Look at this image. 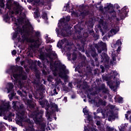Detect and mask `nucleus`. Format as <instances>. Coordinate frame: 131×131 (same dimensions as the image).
Returning a JSON list of instances; mask_svg holds the SVG:
<instances>
[{
    "instance_id": "obj_34",
    "label": "nucleus",
    "mask_w": 131,
    "mask_h": 131,
    "mask_svg": "<svg viewBox=\"0 0 131 131\" xmlns=\"http://www.w3.org/2000/svg\"><path fill=\"white\" fill-rule=\"evenodd\" d=\"M10 129H11L12 131H17V128L13 126L9 127Z\"/></svg>"
},
{
    "instance_id": "obj_29",
    "label": "nucleus",
    "mask_w": 131,
    "mask_h": 131,
    "mask_svg": "<svg viewBox=\"0 0 131 131\" xmlns=\"http://www.w3.org/2000/svg\"><path fill=\"white\" fill-rule=\"evenodd\" d=\"M4 124H5V125H7V124H6L5 123H3V122H0V130L1 131L5 130V125H4Z\"/></svg>"
},
{
    "instance_id": "obj_19",
    "label": "nucleus",
    "mask_w": 131,
    "mask_h": 131,
    "mask_svg": "<svg viewBox=\"0 0 131 131\" xmlns=\"http://www.w3.org/2000/svg\"><path fill=\"white\" fill-rule=\"evenodd\" d=\"M40 100H41V98L39 99L38 102H39L40 105H41L42 108H45V107H46V106H47V107H48L49 102H48V100L44 99L41 101H40Z\"/></svg>"
},
{
    "instance_id": "obj_25",
    "label": "nucleus",
    "mask_w": 131,
    "mask_h": 131,
    "mask_svg": "<svg viewBox=\"0 0 131 131\" xmlns=\"http://www.w3.org/2000/svg\"><path fill=\"white\" fill-rule=\"evenodd\" d=\"M82 68L84 69V71L85 72H91V67L89 65H84L82 66Z\"/></svg>"
},
{
    "instance_id": "obj_8",
    "label": "nucleus",
    "mask_w": 131,
    "mask_h": 131,
    "mask_svg": "<svg viewBox=\"0 0 131 131\" xmlns=\"http://www.w3.org/2000/svg\"><path fill=\"white\" fill-rule=\"evenodd\" d=\"M11 102L6 99L0 100V116L5 115L7 118H11L14 116L15 114L10 112L11 110Z\"/></svg>"
},
{
    "instance_id": "obj_27",
    "label": "nucleus",
    "mask_w": 131,
    "mask_h": 131,
    "mask_svg": "<svg viewBox=\"0 0 131 131\" xmlns=\"http://www.w3.org/2000/svg\"><path fill=\"white\" fill-rule=\"evenodd\" d=\"M34 88H37V90H39L40 89V84H39V81H36L35 80L33 82Z\"/></svg>"
},
{
    "instance_id": "obj_6",
    "label": "nucleus",
    "mask_w": 131,
    "mask_h": 131,
    "mask_svg": "<svg viewBox=\"0 0 131 131\" xmlns=\"http://www.w3.org/2000/svg\"><path fill=\"white\" fill-rule=\"evenodd\" d=\"M106 11H108L110 14L111 18H108L110 23V25L113 28L108 32V37L115 35L117 32L119 31V19L116 17V12L113 9V5L107 3L105 7Z\"/></svg>"
},
{
    "instance_id": "obj_47",
    "label": "nucleus",
    "mask_w": 131,
    "mask_h": 131,
    "mask_svg": "<svg viewBox=\"0 0 131 131\" xmlns=\"http://www.w3.org/2000/svg\"><path fill=\"white\" fill-rule=\"evenodd\" d=\"M70 57H71V55H69V54H68V58L69 60H70V59H70Z\"/></svg>"
},
{
    "instance_id": "obj_53",
    "label": "nucleus",
    "mask_w": 131,
    "mask_h": 131,
    "mask_svg": "<svg viewBox=\"0 0 131 131\" xmlns=\"http://www.w3.org/2000/svg\"><path fill=\"white\" fill-rule=\"evenodd\" d=\"M86 56L87 57H90V54H88V53H86Z\"/></svg>"
},
{
    "instance_id": "obj_42",
    "label": "nucleus",
    "mask_w": 131,
    "mask_h": 131,
    "mask_svg": "<svg viewBox=\"0 0 131 131\" xmlns=\"http://www.w3.org/2000/svg\"><path fill=\"white\" fill-rule=\"evenodd\" d=\"M32 97H33L32 94L29 93V98L30 99H32Z\"/></svg>"
},
{
    "instance_id": "obj_30",
    "label": "nucleus",
    "mask_w": 131,
    "mask_h": 131,
    "mask_svg": "<svg viewBox=\"0 0 131 131\" xmlns=\"http://www.w3.org/2000/svg\"><path fill=\"white\" fill-rule=\"evenodd\" d=\"M41 17L42 19L45 20V21H47L48 20V16H47V13L43 12L42 15L41 16Z\"/></svg>"
},
{
    "instance_id": "obj_43",
    "label": "nucleus",
    "mask_w": 131,
    "mask_h": 131,
    "mask_svg": "<svg viewBox=\"0 0 131 131\" xmlns=\"http://www.w3.org/2000/svg\"><path fill=\"white\" fill-rule=\"evenodd\" d=\"M37 64H38V66H39L40 67H42L40 66V65H41V62H40V61H38Z\"/></svg>"
},
{
    "instance_id": "obj_32",
    "label": "nucleus",
    "mask_w": 131,
    "mask_h": 131,
    "mask_svg": "<svg viewBox=\"0 0 131 131\" xmlns=\"http://www.w3.org/2000/svg\"><path fill=\"white\" fill-rule=\"evenodd\" d=\"M106 130L107 131H113V130H114V128L111 127L110 126H107Z\"/></svg>"
},
{
    "instance_id": "obj_23",
    "label": "nucleus",
    "mask_w": 131,
    "mask_h": 131,
    "mask_svg": "<svg viewBox=\"0 0 131 131\" xmlns=\"http://www.w3.org/2000/svg\"><path fill=\"white\" fill-rule=\"evenodd\" d=\"M102 27L105 31H108L110 29V27H109L108 23L102 22Z\"/></svg>"
},
{
    "instance_id": "obj_59",
    "label": "nucleus",
    "mask_w": 131,
    "mask_h": 131,
    "mask_svg": "<svg viewBox=\"0 0 131 131\" xmlns=\"http://www.w3.org/2000/svg\"><path fill=\"white\" fill-rule=\"evenodd\" d=\"M84 102H86V101L85 100V99H83Z\"/></svg>"
},
{
    "instance_id": "obj_33",
    "label": "nucleus",
    "mask_w": 131,
    "mask_h": 131,
    "mask_svg": "<svg viewBox=\"0 0 131 131\" xmlns=\"http://www.w3.org/2000/svg\"><path fill=\"white\" fill-rule=\"evenodd\" d=\"M76 57H77L76 53H73V54H72V60L73 61H75V60H76Z\"/></svg>"
},
{
    "instance_id": "obj_7",
    "label": "nucleus",
    "mask_w": 131,
    "mask_h": 131,
    "mask_svg": "<svg viewBox=\"0 0 131 131\" xmlns=\"http://www.w3.org/2000/svg\"><path fill=\"white\" fill-rule=\"evenodd\" d=\"M103 79L106 80L107 85L109 86L113 91H116L118 86L120 84V80L119 78V75L116 71H111L107 77L102 76Z\"/></svg>"
},
{
    "instance_id": "obj_1",
    "label": "nucleus",
    "mask_w": 131,
    "mask_h": 131,
    "mask_svg": "<svg viewBox=\"0 0 131 131\" xmlns=\"http://www.w3.org/2000/svg\"><path fill=\"white\" fill-rule=\"evenodd\" d=\"M9 12L4 16V21L10 23V17L15 22V32L12 34V39L18 40V42H30L32 48L38 49L41 45L40 32L33 30V26L26 18L23 7L19 3L9 0L6 4Z\"/></svg>"
},
{
    "instance_id": "obj_62",
    "label": "nucleus",
    "mask_w": 131,
    "mask_h": 131,
    "mask_svg": "<svg viewBox=\"0 0 131 131\" xmlns=\"http://www.w3.org/2000/svg\"><path fill=\"white\" fill-rule=\"evenodd\" d=\"M130 111L127 112V113H130Z\"/></svg>"
},
{
    "instance_id": "obj_37",
    "label": "nucleus",
    "mask_w": 131,
    "mask_h": 131,
    "mask_svg": "<svg viewBox=\"0 0 131 131\" xmlns=\"http://www.w3.org/2000/svg\"><path fill=\"white\" fill-rule=\"evenodd\" d=\"M16 54H17V51H16V50H13V51L12 52V55H16Z\"/></svg>"
},
{
    "instance_id": "obj_63",
    "label": "nucleus",
    "mask_w": 131,
    "mask_h": 131,
    "mask_svg": "<svg viewBox=\"0 0 131 131\" xmlns=\"http://www.w3.org/2000/svg\"><path fill=\"white\" fill-rule=\"evenodd\" d=\"M82 52H84V50H82Z\"/></svg>"
},
{
    "instance_id": "obj_12",
    "label": "nucleus",
    "mask_w": 131,
    "mask_h": 131,
    "mask_svg": "<svg viewBox=\"0 0 131 131\" xmlns=\"http://www.w3.org/2000/svg\"><path fill=\"white\" fill-rule=\"evenodd\" d=\"M52 111L50 113L49 112V108H46V110L47 111L46 114V116L47 117V119L48 121H52V114H54V112H59V109L58 108V105L56 104V103H53L52 105Z\"/></svg>"
},
{
    "instance_id": "obj_40",
    "label": "nucleus",
    "mask_w": 131,
    "mask_h": 131,
    "mask_svg": "<svg viewBox=\"0 0 131 131\" xmlns=\"http://www.w3.org/2000/svg\"><path fill=\"white\" fill-rule=\"evenodd\" d=\"M0 6L1 8H4V7H5V4H4V3H1V4H0Z\"/></svg>"
},
{
    "instance_id": "obj_57",
    "label": "nucleus",
    "mask_w": 131,
    "mask_h": 131,
    "mask_svg": "<svg viewBox=\"0 0 131 131\" xmlns=\"http://www.w3.org/2000/svg\"><path fill=\"white\" fill-rule=\"evenodd\" d=\"M130 122H131V116H130Z\"/></svg>"
},
{
    "instance_id": "obj_64",
    "label": "nucleus",
    "mask_w": 131,
    "mask_h": 131,
    "mask_svg": "<svg viewBox=\"0 0 131 131\" xmlns=\"http://www.w3.org/2000/svg\"><path fill=\"white\" fill-rule=\"evenodd\" d=\"M119 8V6H118V7H117V9H118Z\"/></svg>"
},
{
    "instance_id": "obj_41",
    "label": "nucleus",
    "mask_w": 131,
    "mask_h": 131,
    "mask_svg": "<svg viewBox=\"0 0 131 131\" xmlns=\"http://www.w3.org/2000/svg\"><path fill=\"white\" fill-rule=\"evenodd\" d=\"M99 11H101V12H103V6H100L99 7Z\"/></svg>"
},
{
    "instance_id": "obj_31",
    "label": "nucleus",
    "mask_w": 131,
    "mask_h": 131,
    "mask_svg": "<svg viewBox=\"0 0 131 131\" xmlns=\"http://www.w3.org/2000/svg\"><path fill=\"white\" fill-rule=\"evenodd\" d=\"M46 39L47 43H49V42H52V41L51 40V38L48 37V35L46 36Z\"/></svg>"
},
{
    "instance_id": "obj_54",
    "label": "nucleus",
    "mask_w": 131,
    "mask_h": 131,
    "mask_svg": "<svg viewBox=\"0 0 131 131\" xmlns=\"http://www.w3.org/2000/svg\"><path fill=\"white\" fill-rule=\"evenodd\" d=\"M47 9H48V10L51 9V6L49 5V8H47Z\"/></svg>"
},
{
    "instance_id": "obj_14",
    "label": "nucleus",
    "mask_w": 131,
    "mask_h": 131,
    "mask_svg": "<svg viewBox=\"0 0 131 131\" xmlns=\"http://www.w3.org/2000/svg\"><path fill=\"white\" fill-rule=\"evenodd\" d=\"M6 90L7 91L8 94L9 93H11V94L9 95L10 97H9L10 100H12L13 99V97L16 95L15 92H14V85L12 83H8L6 85Z\"/></svg>"
},
{
    "instance_id": "obj_16",
    "label": "nucleus",
    "mask_w": 131,
    "mask_h": 131,
    "mask_svg": "<svg viewBox=\"0 0 131 131\" xmlns=\"http://www.w3.org/2000/svg\"><path fill=\"white\" fill-rule=\"evenodd\" d=\"M127 12H128V9L126 6L124 7L121 10H119L118 15L121 19H124L127 15Z\"/></svg>"
},
{
    "instance_id": "obj_60",
    "label": "nucleus",
    "mask_w": 131,
    "mask_h": 131,
    "mask_svg": "<svg viewBox=\"0 0 131 131\" xmlns=\"http://www.w3.org/2000/svg\"><path fill=\"white\" fill-rule=\"evenodd\" d=\"M76 69H78V67H77L76 68Z\"/></svg>"
},
{
    "instance_id": "obj_4",
    "label": "nucleus",
    "mask_w": 131,
    "mask_h": 131,
    "mask_svg": "<svg viewBox=\"0 0 131 131\" xmlns=\"http://www.w3.org/2000/svg\"><path fill=\"white\" fill-rule=\"evenodd\" d=\"M70 21V16H67L65 18H61L58 23V29H56V32L57 33V36L60 37V35L63 36H72L74 39H80L83 37H88L89 35L88 33H84L81 34V30L82 29L79 27V25L74 26L75 29V34H71V27L68 25L67 22Z\"/></svg>"
},
{
    "instance_id": "obj_22",
    "label": "nucleus",
    "mask_w": 131,
    "mask_h": 131,
    "mask_svg": "<svg viewBox=\"0 0 131 131\" xmlns=\"http://www.w3.org/2000/svg\"><path fill=\"white\" fill-rule=\"evenodd\" d=\"M114 99L116 102H118L120 104L123 103V98L119 95H117L115 97Z\"/></svg>"
},
{
    "instance_id": "obj_26",
    "label": "nucleus",
    "mask_w": 131,
    "mask_h": 131,
    "mask_svg": "<svg viewBox=\"0 0 131 131\" xmlns=\"http://www.w3.org/2000/svg\"><path fill=\"white\" fill-rule=\"evenodd\" d=\"M101 90L103 91V93H104V94H107V95L109 96V90H108V89L106 88L105 85L102 84Z\"/></svg>"
},
{
    "instance_id": "obj_17",
    "label": "nucleus",
    "mask_w": 131,
    "mask_h": 131,
    "mask_svg": "<svg viewBox=\"0 0 131 131\" xmlns=\"http://www.w3.org/2000/svg\"><path fill=\"white\" fill-rule=\"evenodd\" d=\"M101 62L105 63V64H108L109 63V57L105 53H102L101 55Z\"/></svg>"
},
{
    "instance_id": "obj_38",
    "label": "nucleus",
    "mask_w": 131,
    "mask_h": 131,
    "mask_svg": "<svg viewBox=\"0 0 131 131\" xmlns=\"http://www.w3.org/2000/svg\"><path fill=\"white\" fill-rule=\"evenodd\" d=\"M100 68L102 70L101 72H102V73H104V67H103L102 66H100Z\"/></svg>"
},
{
    "instance_id": "obj_13",
    "label": "nucleus",
    "mask_w": 131,
    "mask_h": 131,
    "mask_svg": "<svg viewBox=\"0 0 131 131\" xmlns=\"http://www.w3.org/2000/svg\"><path fill=\"white\" fill-rule=\"evenodd\" d=\"M57 47L58 48H62V49H64V50H67V49L68 51L70 50V47H69V42L68 41V40L66 39V38L59 40L57 43Z\"/></svg>"
},
{
    "instance_id": "obj_52",
    "label": "nucleus",
    "mask_w": 131,
    "mask_h": 131,
    "mask_svg": "<svg viewBox=\"0 0 131 131\" xmlns=\"http://www.w3.org/2000/svg\"><path fill=\"white\" fill-rule=\"evenodd\" d=\"M105 68H109V66H107V65L105 64Z\"/></svg>"
},
{
    "instance_id": "obj_21",
    "label": "nucleus",
    "mask_w": 131,
    "mask_h": 131,
    "mask_svg": "<svg viewBox=\"0 0 131 131\" xmlns=\"http://www.w3.org/2000/svg\"><path fill=\"white\" fill-rule=\"evenodd\" d=\"M94 118H95V119H96V124L98 126H100V125H101V118H100V117L96 115V114H97V113H94Z\"/></svg>"
},
{
    "instance_id": "obj_36",
    "label": "nucleus",
    "mask_w": 131,
    "mask_h": 131,
    "mask_svg": "<svg viewBox=\"0 0 131 131\" xmlns=\"http://www.w3.org/2000/svg\"><path fill=\"white\" fill-rule=\"evenodd\" d=\"M17 94L18 95H19V96H21V97H22L23 94H22V92L20 91H17Z\"/></svg>"
},
{
    "instance_id": "obj_50",
    "label": "nucleus",
    "mask_w": 131,
    "mask_h": 131,
    "mask_svg": "<svg viewBox=\"0 0 131 131\" xmlns=\"http://www.w3.org/2000/svg\"><path fill=\"white\" fill-rule=\"evenodd\" d=\"M34 97L35 98V99H39V97H38V96H35V95H34Z\"/></svg>"
},
{
    "instance_id": "obj_45",
    "label": "nucleus",
    "mask_w": 131,
    "mask_h": 131,
    "mask_svg": "<svg viewBox=\"0 0 131 131\" xmlns=\"http://www.w3.org/2000/svg\"><path fill=\"white\" fill-rule=\"evenodd\" d=\"M63 101L64 102V103H66V102H67V97H64Z\"/></svg>"
},
{
    "instance_id": "obj_35",
    "label": "nucleus",
    "mask_w": 131,
    "mask_h": 131,
    "mask_svg": "<svg viewBox=\"0 0 131 131\" xmlns=\"http://www.w3.org/2000/svg\"><path fill=\"white\" fill-rule=\"evenodd\" d=\"M53 94L54 95H58V93L57 92V90L56 89H54Z\"/></svg>"
},
{
    "instance_id": "obj_48",
    "label": "nucleus",
    "mask_w": 131,
    "mask_h": 131,
    "mask_svg": "<svg viewBox=\"0 0 131 131\" xmlns=\"http://www.w3.org/2000/svg\"><path fill=\"white\" fill-rule=\"evenodd\" d=\"M125 117L126 119H128V115H127V114H125Z\"/></svg>"
},
{
    "instance_id": "obj_44",
    "label": "nucleus",
    "mask_w": 131,
    "mask_h": 131,
    "mask_svg": "<svg viewBox=\"0 0 131 131\" xmlns=\"http://www.w3.org/2000/svg\"><path fill=\"white\" fill-rule=\"evenodd\" d=\"M42 73L45 75H47V72H46V71L45 70H43L42 71Z\"/></svg>"
},
{
    "instance_id": "obj_15",
    "label": "nucleus",
    "mask_w": 131,
    "mask_h": 131,
    "mask_svg": "<svg viewBox=\"0 0 131 131\" xmlns=\"http://www.w3.org/2000/svg\"><path fill=\"white\" fill-rule=\"evenodd\" d=\"M95 48H96L98 52L100 54L102 53V51L106 50V43H104L103 41H100L98 44L95 45Z\"/></svg>"
},
{
    "instance_id": "obj_20",
    "label": "nucleus",
    "mask_w": 131,
    "mask_h": 131,
    "mask_svg": "<svg viewBox=\"0 0 131 131\" xmlns=\"http://www.w3.org/2000/svg\"><path fill=\"white\" fill-rule=\"evenodd\" d=\"M89 54H91L93 58H94L95 61H98V58H97V57H98V54L96 53V50L94 49H92L90 51Z\"/></svg>"
},
{
    "instance_id": "obj_58",
    "label": "nucleus",
    "mask_w": 131,
    "mask_h": 131,
    "mask_svg": "<svg viewBox=\"0 0 131 131\" xmlns=\"http://www.w3.org/2000/svg\"><path fill=\"white\" fill-rule=\"evenodd\" d=\"M0 13L2 14V9H0Z\"/></svg>"
},
{
    "instance_id": "obj_55",
    "label": "nucleus",
    "mask_w": 131,
    "mask_h": 131,
    "mask_svg": "<svg viewBox=\"0 0 131 131\" xmlns=\"http://www.w3.org/2000/svg\"><path fill=\"white\" fill-rule=\"evenodd\" d=\"M104 99H107V96H104Z\"/></svg>"
},
{
    "instance_id": "obj_18",
    "label": "nucleus",
    "mask_w": 131,
    "mask_h": 131,
    "mask_svg": "<svg viewBox=\"0 0 131 131\" xmlns=\"http://www.w3.org/2000/svg\"><path fill=\"white\" fill-rule=\"evenodd\" d=\"M47 2H50V0H36L34 7L36 6H41V5L43 6L45 3H47Z\"/></svg>"
},
{
    "instance_id": "obj_9",
    "label": "nucleus",
    "mask_w": 131,
    "mask_h": 131,
    "mask_svg": "<svg viewBox=\"0 0 131 131\" xmlns=\"http://www.w3.org/2000/svg\"><path fill=\"white\" fill-rule=\"evenodd\" d=\"M73 8V5L68 3L66 4V5L64 7L63 10L71 12L73 17H78V16H82L83 17L84 16L89 15V11L84 10V7L83 5L79 6V9L77 12H74Z\"/></svg>"
},
{
    "instance_id": "obj_11",
    "label": "nucleus",
    "mask_w": 131,
    "mask_h": 131,
    "mask_svg": "<svg viewBox=\"0 0 131 131\" xmlns=\"http://www.w3.org/2000/svg\"><path fill=\"white\" fill-rule=\"evenodd\" d=\"M94 96L93 94H91V96L90 95H88V98L89 99V102L91 101V103H93L97 107H99L100 105L106 106V101L102 100V99L97 98H95L94 100H93L92 99V96Z\"/></svg>"
},
{
    "instance_id": "obj_46",
    "label": "nucleus",
    "mask_w": 131,
    "mask_h": 131,
    "mask_svg": "<svg viewBox=\"0 0 131 131\" xmlns=\"http://www.w3.org/2000/svg\"><path fill=\"white\" fill-rule=\"evenodd\" d=\"M69 86H70V88H72V83H69Z\"/></svg>"
},
{
    "instance_id": "obj_10",
    "label": "nucleus",
    "mask_w": 131,
    "mask_h": 131,
    "mask_svg": "<svg viewBox=\"0 0 131 131\" xmlns=\"http://www.w3.org/2000/svg\"><path fill=\"white\" fill-rule=\"evenodd\" d=\"M122 45V43L121 42V39H118V40L116 41V42H114L112 47V48H117L118 47V49L116 51H112L111 54H112V58L113 60V62H111V64H115V61H116V57H117V53L118 54H119V52H120V50H121V46Z\"/></svg>"
},
{
    "instance_id": "obj_61",
    "label": "nucleus",
    "mask_w": 131,
    "mask_h": 131,
    "mask_svg": "<svg viewBox=\"0 0 131 131\" xmlns=\"http://www.w3.org/2000/svg\"><path fill=\"white\" fill-rule=\"evenodd\" d=\"M110 97V98H112V96L111 95L110 96H109Z\"/></svg>"
},
{
    "instance_id": "obj_28",
    "label": "nucleus",
    "mask_w": 131,
    "mask_h": 131,
    "mask_svg": "<svg viewBox=\"0 0 131 131\" xmlns=\"http://www.w3.org/2000/svg\"><path fill=\"white\" fill-rule=\"evenodd\" d=\"M114 119H115V115H114L113 112H111V114L109 115L108 120L109 121H111V120H113Z\"/></svg>"
},
{
    "instance_id": "obj_39",
    "label": "nucleus",
    "mask_w": 131,
    "mask_h": 131,
    "mask_svg": "<svg viewBox=\"0 0 131 131\" xmlns=\"http://www.w3.org/2000/svg\"><path fill=\"white\" fill-rule=\"evenodd\" d=\"M110 108L111 109H114V108H115V106L112 105H110Z\"/></svg>"
},
{
    "instance_id": "obj_51",
    "label": "nucleus",
    "mask_w": 131,
    "mask_h": 131,
    "mask_svg": "<svg viewBox=\"0 0 131 131\" xmlns=\"http://www.w3.org/2000/svg\"><path fill=\"white\" fill-rule=\"evenodd\" d=\"M19 60H20V58L17 57V58H16V61H17V62H18V61H19Z\"/></svg>"
},
{
    "instance_id": "obj_5",
    "label": "nucleus",
    "mask_w": 131,
    "mask_h": 131,
    "mask_svg": "<svg viewBox=\"0 0 131 131\" xmlns=\"http://www.w3.org/2000/svg\"><path fill=\"white\" fill-rule=\"evenodd\" d=\"M6 73L10 74L11 79H13V77L14 78L15 88H19L20 90H22L24 93L26 94L25 90H28L29 86H26V84L24 83L27 79V75L26 73L23 71V68L11 66L10 68L6 71Z\"/></svg>"
},
{
    "instance_id": "obj_2",
    "label": "nucleus",
    "mask_w": 131,
    "mask_h": 131,
    "mask_svg": "<svg viewBox=\"0 0 131 131\" xmlns=\"http://www.w3.org/2000/svg\"><path fill=\"white\" fill-rule=\"evenodd\" d=\"M25 103H27V106L29 107L31 109V112H32V115H33V120L35 122L36 124L38 125V130L36 131H45L46 128V121L43 120L42 118V113L43 111H41V113H38V111H35V104L32 102V100L27 99L25 101ZM19 102L18 101H13L12 103V106L13 109L16 111V121L19 123H21L22 121H25L28 123L29 126L27 128L24 129V131H35L33 127V123L30 119L26 118V112H25V109L23 105H20L19 106Z\"/></svg>"
},
{
    "instance_id": "obj_49",
    "label": "nucleus",
    "mask_w": 131,
    "mask_h": 131,
    "mask_svg": "<svg viewBox=\"0 0 131 131\" xmlns=\"http://www.w3.org/2000/svg\"><path fill=\"white\" fill-rule=\"evenodd\" d=\"M75 95H72V99H75Z\"/></svg>"
},
{
    "instance_id": "obj_24",
    "label": "nucleus",
    "mask_w": 131,
    "mask_h": 131,
    "mask_svg": "<svg viewBox=\"0 0 131 131\" xmlns=\"http://www.w3.org/2000/svg\"><path fill=\"white\" fill-rule=\"evenodd\" d=\"M34 10L35 11V12H34V17H35V18L37 19V18H38V17H39V10H38V7H34Z\"/></svg>"
},
{
    "instance_id": "obj_3",
    "label": "nucleus",
    "mask_w": 131,
    "mask_h": 131,
    "mask_svg": "<svg viewBox=\"0 0 131 131\" xmlns=\"http://www.w3.org/2000/svg\"><path fill=\"white\" fill-rule=\"evenodd\" d=\"M47 52H43L42 49L39 50L40 59L42 60V62L45 63L43 61H47L48 63H50V68L53 71V74L55 76L57 77L56 80V86H60V88H64L65 83L62 82L61 78H65L64 82L67 80V75L69 73V71L66 69V66L61 63L58 66H53L52 62H54V59H57V54L54 51L52 50V46L48 45L46 48Z\"/></svg>"
},
{
    "instance_id": "obj_56",
    "label": "nucleus",
    "mask_w": 131,
    "mask_h": 131,
    "mask_svg": "<svg viewBox=\"0 0 131 131\" xmlns=\"http://www.w3.org/2000/svg\"><path fill=\"white\" fill-rule=\"evenodd\" d=\"M93 32H94V31L92 30V31H91V33H93Z\"/></svg>"
}]
</instances>
